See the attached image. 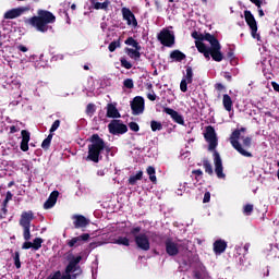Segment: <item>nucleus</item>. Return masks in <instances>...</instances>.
Segmentation results:
<instances>
[{
	"instance_id": "nucleus-17",
	"label": "nucleus",
	"mask_w": 279,
	"mask_h": 279,
	"mask_svg": "<svg viewBox=\"0 0 279 279\" xmlns=\"http://www.w3.org/2000/svg\"><path fill=\"white\" fill-rule=\"evenodd\" d=\"M163 112L166 114H169L171 117L172 121L174 123H178V125H184V117L180 114L178 111L169 108V107H163Z\"/></svg>"
},
{
	"instance_id": "nucleus-43",
	"label": "nucleus",
	"mask_w": 279,
	"mask_h": 279,
	"mask_svg": "<svg viewBox=\"0 0 279 279\" xmlns=\"http://www.w3.org/2000/svg\"><path fill=\"white\" fill-rule=\"evenodd\" d=\"M180 90L182 93H186V90H189V81H186L185 78H183L180 83Z\"/></svg>"
},
{
	"instance_id": "nucleus-44",
	"label": "nucleus",
	"mask_w": 279,
	"mask_h": 279,
	"mask_svg": "<svg viewBox=\"0 0 279 279\" xmlns=\"http://www.w3.org/2000/svg\"><path fill=\"white\" fill-rule=\"evenodd\" d=\"M124 88L132 89L134 88V81L132 78H126L123 81Z\"/></svg>"
},
{
	"instance_id": "nucleus-19",
	"label": "nucleus",
	"mask_w": 279,
	"mask_h": 279,
	"mask_svg": "<svg viewBox=\"0 0 279 279\" xmlns=\"http://www.w3.org/2000/svg\"><path fill=\"white\" fill-rule=\"evenodd\" d=\"M60 195V192L53 191L50 193L48 199L44 204L45 210H49L50 208H53L58 202V197Z\"/></svg>"
},
{
	"instance_id": "nucleus-11",
	"label": "nucleus",
	"mask_w": 279,
	"mask_h": 279,
	"mask_svg": "<svg viewBox=\"0 0 279 279\" xmlns=\"http://www.w3.org/2000/svg\"><path fill=\"white\" fill-rule=\"evenodd\" d=\"M131 110L134 117H138V114H143L145 112V98L143 96H136L131 101Z\"/></svg>"
},
{
	"instance_id": "nucleus-61",
	"label": "nucleus",
	"mask_w": 279,
	"mask_h": 279,
	"mask_svg": "<svg viewBox=\"0 0 279 279\" xmlns=\"http://www.w3.org/2000/svg\"><path fill=\"white\" fill-rule=\"evenodd\" d=\"M156 94H147V99H149V101H156Z\"/></svg>"
},
{
	"instance_id": "nucleus-24",
	"label": "nucleus",
	"mask_w": 279,
	"mask_h": 279,
	"mask_svg": "<svg viewBox=\"0 0 279 279\" xmlns=\"http://www.w3.org/2000/svg\"><path fill=\"white\" fill-rule=\"evenodd\" d=\"M124 51H125L126 56H129V58H131V60H135V62H137V60H141V49L125 48Z\"/></svg>"
},
{
	"instance_id": "nucleus-63",
	"label": "nucleus",
	"mask_w": 279,
	"mask_h": 279,
	"mask_svg": "<svg viewBox=\"0 0 279 279\" xmlns=\"http://www.w3.org/2000/svg\"><path fill=\"white\" fill-rule=\"evenodd\" d=\"M271 86L274 88V90H276V93H279V84L276 82H271Z\"/></svg>"
},
{
	"instance_id": "nucleus-45",
	"label": "nucleus",
	"mask_w": 279,
	"mask_h": 279,
	"mask_svg": "<svg viewBox=\"0 0 279 279\" xmlns=\"http://www.w3.org/2000/svg\"><path fill=\"white\" fill-rule=\"evenodd\" d=\"M60 123H61L60 120H56V121L52 123V125H51V128H50V130H49V133H50V134H53V132H56V131L58 130V128H60Z\"/></svg>"
},
{
	"instance_id": "nucleus-31",
	"label": "nucleus",
	"mask_w": 279,
	"mask_h": 279,
	"mask_svg": "<svg viewBox=\"0 0 279 279\" xmlns=\"http://www.w3.org/2000/svg\"><path fill=\"white\" fill-rule=\"evenodd\" d=\"M114 243L116 245H124L125 247H130V239H128V236H118Z\"/></svg>"
},
{
	"instance_id": "nucleus-5",
	"label": "nucleus",
	"mask_w": 279,
	"mask_h": 279,
	"mask_svg": "<svg viewBox=\"0 0 279 279\" xmlns=\"http://www.w3.org/2000/svg\"><path fill=\"white\" fill-rule=\"evenodd\" d=\"M141 227H133L130 231V234L134 236V242L138 250L143 252H149L151 250V244L149 243V238L145 233H141Z\"/></svg>"
},
{
	"instance_id": "nucleus-9",
	"label": "nucleus",
	"mask_w": 279,
	"mask_h": 279,
	"mask_svg": "<svg viewBox=\"0 0 279 279\" xmlns=\"http://www.w3.org/2000/svg\"><path fill=\"white\" fill-rule=\"evenodd\" d=\"M204 138L209 144L208 146L209 151H215L219 143L217 140V132H215V128L213 125H208L205 128Z\"/></svg>"
},
{
	"instance_id": "nucleus-58",
	"label": "nucleus",
	"mask_w": 279,
	"mask_h": 279,
	"mask_svg": "<svg viewBox=\"0 0 279 279\" xmlns=\"http://www.w3.org/2000/svg\"><path fill=\"white\" fill-rule=\"evenodd\" d=\"M58 60H64L63 54H56L52 57V62H58Z\"/></svg>"
},
{
	"instance_id": "nucleus-29",
	"label": "nucleus",
	"mask_w": 279,
	"mask_h": 279,
	"mask_svg": "<svg viewBox=\"0 0 279 279\" xmlns=\"http://www.w3.org/2000/svg\"><path fill=\"white\" fill-rule=\"evenodd\" d=\"M124 44L129 47H133L134 49H143V47H141V44H138V41L134 39V37H128Z\"/></svg>"
},
{
	"instance_id": "nucleus-4",
	"label": "nucleus",
	"mask_w": 279,
	"mask_h": 279,
	"mask_svg": "<svg viewBox=\"0 0 279 279\" xmlns=\"http://www.w3.org/2000/svg\"><path fill=\"white\" fill-rule=\"evenodd\" d=\"M215 46L213 43H209L210 47L206 46L204 41H195V47L199 53H203L206 60H210V58L215 62H221L223 60V52H221V44L219 39H215Z\"/></svg>"
},
{
	"instance_id": "nucleus-56",
	"label": "nucleus",
	"mask_w": 279,
	"mask_h": 279,
	"mask_svg": "<svg viewBox=\"0 0 279 279\" xmlns=\"http://www.w3.org/2000/svg\"><path fill=\"white\" fill-rule=\"evenodd\" d=\"M251 3H254V5H256L257 10H262V5H263V1L262 0H254L253 2Z\"/></svg>"
},
{
	"instance_id": "nucleus-20",
	"label": "nucleus",
	"mask_w": 279,
	"mask_h": 279,
	"mask_svg": "<svg viewBox=\"0 0 279 279\" xmlns=\"http://www.w3.org/2000/svg\"><path fill=\"white\" fill-rule=\"evenodd\" d=\"M26 8H16L11 9L4 13V19L12 20V19H19L24 12H26Z\"/></svg>"
},
{
	"instance_id": "nucleus-37",
	"label": "nucleus",
	"mask_w": 279,
	"mask_h": 279,
	"mask_svg": "<svg viewBox=\"0 0 279 279\" xmlns=\"http://www.w3.org/2000/svg\"><path fill=\"white\" fill-rule=\"evenodd\" d=\"M120 64L123 69H126V70H130L134 66L132 62L128 61L125 57L120 58Z\"/></svg>"
},
{
	"instance_id": "nucleus-59",
	"label": "nucleus",
	"mask_w": 279,
	"mask_h": 279,
	"mask_svg": "<svg viewBox=\"0 0 279 279\" xmlns=\"http://www.w3.org/2000/svg\"><path fill=\"white\" fill-rule=\"evenodd\" d=\"M215 88H216V90L221 92V90H225V89H226V86H223V84H221V83H217V84L215 85Z\"/></svg>"
},
{
	"instance_id": "nucleus-1",
	"label": "nucleus",
	"mask_w": 279,
	"mask_h": 279,
	"mask_svg": "<svg viewBox=\"0 0 279 279\" xmlns=\"http://www.w3.org/2000/svg\"><path fill=\"white\" fill-rule=\"evenodd\" d=\"M31 27H35L37 32L47 34L49 25L56 23V15L51 11L39 9L37 15L32 16L26 21Z\"/></svg>"
},
{
	"instance_id": "nucleus-38",
	"label": "nucleus",
	"mask_w": 279,
	"mask_h": 279,
	"mask_svg": "<svg viewBox=\"0 0 279 279\" xmlns=\"http://www.w3.org/2000/svg\"><path fill=\"white\" fill-rule=\"evenodd\" d=\"M44 240L41 238H35L33 240V250L38 251L43 247Z\"/></svg>"
},
{
	"instance_id": "nucleus-18",
	"label": "nucleus",
	"mask_w": 279,
	"mask_h": 279,
	"mask_svg": "<svg viewBox=\"0 0 279 279\" xmlns=\"http://www.w3.org/2000/svg\"><path fill=\"white\" fill-rule=\"evenodd\" d=\"M32 221H34V211H23L20 218V226L32 227Z\"/></svg>"
},
{
	"instance_id": "nucleus-16",
	"label": "nucleus",
	"mask_w": 279,
	"mask_h": 279,
	"mask_svg": "<svg viewBox=\"0 0 279 279\" xmlns=\"http://www.w3.org/2000/svg\"><path fill=\"white\" fill-rule=\"evenodd\" d=\"M90 239V234L88 233H83L78 236L72 238L71 240H69L66 242V245L69 247H80V245H82L83 243H86V241H88Z\"/></svg>"
},
{
	"instance_id": "nucleus-30",
	"label": "nucleus",
	"mask_w": 279,
	"mask_h": 279,
	"mask_svg": "<svg viewBox=\"0 0 279 279\" xmlns=\"http://www.w3.org/2000/svg\"><path fill=\"white\" fill-rule=\"evenodd\" d=\"M137 180H143V171L140 170L136 174L129 178V184L135 186Z\"/></svg>"
},
{
	"instance_id": "nucleus-12",
	"label": "nucleus",
	"mask_w": 279,
	"mask_h": 279,
	"mask_svg": "<svg viewBox=\"0 0 279 279\" xmlns=\"http://www.w3.org/2000/svg\"><path fill=\"white\" fill-rule=\"evenodd\" d=\"M122 19L126 21V25L130 27H138V21L136 20V15L130 10L128 7H123L121 9Z\"/></svg>"
},
{
	"instance_id": "nucleus-6",
	"label": "nucleus",
	"mask_w": 279,
	"mask_h": 279,
	"mask_svg": "<svg viewBox=\"0 0 279 279\" xmlns=\"http://www.w3.org/2000/svg\"><path fill=\"white\" fill-rule=\"evenodd\" d=\"M244 19L251 29L252 38L260 41V34H258V23H256V17H254V14H252V11L250 10L244 11Z\"/></svg>"
},
{
	"instance_id": "nucleus-51",
	"label": "nucleus",
	"mask_w": 279,
	"mask_h": 279,
	"mask_svg": "<svg viewBox=\"0 0 279 279\" xmlns=\"http://www.w3.org/2000/svg\"><path fill=\"white\" fill-rule=\"evenodd\" d=\"M244 147H252V137L247 136L243 138Z\"/></svg>"
},
{
	"instance_id": "nucleus-8",
	"label": "nucleus",
	"mask_w": 279,
	"mask_h": 279,
	"mask_svg": "<svg viewBox=\"0 0 279 279\" xmlns=\"http://www.w3.org/2000/svg\"><path fill=\"white\" fill-rule=\"evenodd\" d=\"M157 40H159L160 45L163 47L171 48L175 45V35L173 32L169 31V28H162L157 35Z\"/></svg>"
},
{
	"instance_id": "nucleus-46",
	"label": "nucleus",
	"mask_w": 279,
	"mask_h": 279,
	"mask_svg": "<svg viewBox=\"0 0 279 279\" xmlns=\"http://www.w3.org/2000/svg\"><path fill=\"white\" fill-rule=\"evenodd\" d=\"M64 275L60 270H57L53 275H50L47 279H63Z\"/></svg>"
},
{
	"instance_id": "nucleus-64",
	"label": "nucleus",
	"mask_w": 279,
	"mask_h": 279,
	"mask_svg": "<svg viewBox=\"0 0 279 279\" xmlns=\"http://www.w3.org/2000/svg\"><path fill=\"white\" fill-rule=\"evenodd\" d=\"M243 250H244V253H243L244 256H245V254H248V252H250V243H246V244L243 246Z\"/></svg>"
},
{
	"instance_id": "nucleus-49",
	"label": "nucleus",
	"mask_w": 279,
	"mask_h": 279,
	"mask_svg": "<svg viewBox=\"0 0 279 279\" xmlns=\"http://www.w3.org/2000/svg\"><path fill=\"white\" fill-rule=\"evenodd\" d=\"M20 148H21L23 151H29V142H24V141H22L21 144H20Z\"/></svg>"
},
{
	"instance_id": "nucleus-14",
	"label": "nucleus",
	"mask_w": 279,
	"mask_h": 279,
	"mask_svg": "<svg viewBox=\"0 0 279 279\" xmlns=\"http://www.w3.org/2000/svg\"><path fill=\"white\" fill-rule=\"evenodd\" d=\"M192 38H194V40H196V43H204V40H206L207 43H211L213 46L215 47V43H216L215 39L217 37L210 33H205V35H204L197 31H194L192 33Z\"/></svg>"
},
{
	"instance_id": "nucleus-55",
	"label": "nucleus",
	"mask_w": 279,
	"mask_h": 279,
	"mask_svg": "<svg viewBox=\"0 0 279 279\" xmlns=\"http://www.w3.org/2000/svg\"><path fill=\"white\" fill-rule=\"evenodd\" d=\"M153 241H162V235L157 233H151Z\"/></svg>"
},
{
	"instance_id": "nucleus-42",
	"label": "nucleus",
	"mask_w": 279,
	"mask_h": 279,
	"mask_svg": "<svg viewBox=\"0 0 279 279\" xmlns=\"http://www.w3.org/2000/svg\"><path fill=\"white\" fill-rule=\"evenodd\" d=\"M95 112H96L95 104H88L86 107V114H88V117H93Z\"/></svg>"
},
{
	"instance_id": "nucleus-35",
	"label": "nucleus",
	"mask_w": 279,
	"mask_h": 279,
	"mask_svg": "<svg viewBox=\"0 0 279 279\" xmlns=\"http://www.w3.org/2000/svg\"><path fill=\"white\" fill-rule=\"evenodd\" d=\"M119 47H121V40H113L109 44L108 49L111 53H114V51H117V49H119Z\"/></svg>"
},
{
	"instance_id": "nucleus-40",
	"label": "nucleus",
	"mask_w": 279,
	"mask_h": 279,
	"mask_svg": "<svg viewBox=\"0 0 279 279\" xmlns=\"http://www.w3.org/2000/svg\"><path fill=\"white\" fill-rule=\"evenodd\" d=\"M22 228H23L24 240L29 241V239H32V231H31L32 227H22Z\"/></svg>"
},
{
	"instance_id": "nucleus-53",
	"label": "nucleus",
	"mask_w": 279,
	"mask_h": 279,
	"mask_svg": "<svg viewBox=\"0 0 279 279\" xmlns=\"http://www.w3.org/2000/svg\"><path fill=\"white\" fill-rule=\"evenodd\" d=\"M210 202V192L204 194L203 204H208Z\"/></svg>"
},
{
	"instance_id": "nucleus-10",
	"label": "nucleus",
	"mask_w": 279,
	"mask_h": 279,
	"mask_svg": "<svg viewBox=\"0 0 279 279\" xmlns=\"http://www.w3.org/2000/svg\"><path fill=\"white\" fill-rule=\"evenodd\" d=\"M108 130L113 136L126 134L128 125H125L121 120L114 119L108 124Z\"/></svg>"
},
{
	"instance_id": "nucleus-36",
	"label": "nucleus",
	"mask_w": 279,
	"mask_h": 279,
	"mask_svg": "<svg viewBox=\"0 0 279 279\" xmlns=\"http://www.w3.org/2000/svg\"><path fill=\"white\" fill-rule=\"evenodd\" d=\"M186 74H185V81H187V84H193V68L186 66Z\"/></svg>"
},
{
	"instance_id": "nucleus-57",
	"label": "nucleus",
	"mask_w": 279,
	"mask_h": 279,
	"mask_svg": "<svg viewBox=\"0 0 279 279\" xmlns=\"http://www.w3.org/2000/svg\"><path fill=\"white\" fill-rule=\"evenodd\" d=\"M17 49H19V51H22L23 53H27V51H29V49L24 45L17 46Z\"/></svg>"
},
{
	"instance_id": "nucleus-23",
	"label": "nucleus",
	"mask_w": 279,
	"mask_h": 279,
	"mask_svg": "<svg viewBox=\"0 0 279 279\" xmlns=\"http://www.w3.org/2000/svg\"><path fill=\"white\" fill-rule=\"evenodd\" d=\"M227 248H228V242H226L225 240L220 239L214 242L215 254H223V252H226Z\"/></svg>"
},
{
	"instance_id": "nucleus-7",
	"label": "nucleus",
	"mask_w": 279,
	"mask_h": 279,
	"mask_svg": "<svg viewBox=\"0 0 279 279\" xmlns=\"http://www.w3.org/2000/svg\"><path fill=\"white\" fill-rule=\"evenodd\" d=\"M240 138H241V131L234 130L230 135V143L233 149H235V151L241 154V156H245V158H252L253 156L252 153L243 149V146H241V143H239Z\"/></svg>"
},
{
	"instance_id": "nucleus-52",
	"label": "nucleus",
	"mask_w": 279,
	"mask_h": 279,
	"mask_svg": "<svg viewBox=\"0 0 279 279\" xmlns=\"http://www.w3.org/2000/svg\"><path fill=\"white\" fill-rule=\"evenodd\" d=\"M31 247H34V246H33V243L29 242V240L24 242L23 245H22V250H31Z\"/></svg>"
},
{
	"instance_id": "nucleus-25",
	"label": "nucleus",
	"mask_w": 279,
	"mask_h": 279,
	"mask_svg": "<svg viewBox=\"0 0 279 279\" xmlns=\"http://www.w3.org/2000/svg\"><path fill=\"white\" fill-rule=\"evenodd\" d=\"M170 58L174 62H182L183 60H186V54L180 50H172L170 52Z\"/></svg>"
},
{
	"instance_id": "nucleus-39",
	"label": "nucleus",
	"mask_w": 279,
	"mask_h": 279,
	"mask_svg": "<svg viewBox=\"0 0 279 279\" xmlns=\"http://www.w3.org/2000/svg\"><path fill=\"white\" fill-rule=\"evenodd\" d=\"M252 213H254V205L252 204H246L244 205L243 207V214L246 216V217H250L252 215Z\"/></svg>"
},
{
	"instance_id": "nucleus-26",
	"label": "nucleus",
	"mask_w": 279,
	"mask_h": 279,
	"mask_svg": "<svg viewBox=\"0 0 279 279\" xmlns=\"http://www.w3.org/2000/svg\"><path fill=\"white\" fill-rule=\"evenodd\" d=\"M222 106H223L225 110H227V112H232L233 102H232V98L230 97V95L225 94L222 96Z\"/></svg>"
},
{
	"instance_id": "nucleus-60",
	"label": "nucleus",
	"mask_w": 279,
	"mask_h": 279,
	"mask_svg": "<svg viewBox=\"0 0 279 279\" xmlns=\"http://www.w3.org/2000/svg\"><path fill=\"white\" fill-rule=\"evenodd\" d=\"M223 77L227 82H232V74H230V72H226Z\"/></svg>"
},
{
	"instance_id": "nucleus-15",
	"label": "nucleus",
	"mask_w": 279,
	"mask_h": 279,
	"mask_svg": "<svg viewBox=\"0 0 279 279\" xmlns=\"http://www.w3.org/2000/svg\"><path fill=\"white\" fill-rule=\"evenodd\" d=\"M165 245H166V254H168V256H178L180 254V245L173 242V240L171 239L166 240Z\"/></svg>"
},
{
	"instance_id": "nucleus-62",
	"label": "nucleus",
	"mask_w": 279,
	"mask_h": 279,
	"mask_svg": "<svg viewBox=\"0 0 279 279\" xmlns=\"http://www.w3.org/2000/svg\"><path fill=\"white\" fill-rule=\"evenodd\" d=\"M12 197H13L12 192L8 191L4 199H5L7 202H10V201L12 199Z\"/></svg>"
},
{
	"instance_id": "nucleus-27",
	"label": "nucleus",
	"mask_w": 279,
	"mask_h": 279,
	"mask_svg": "<svg viewBox=\"0 0 279 279\" xmlns=\"http://www.w3.org/2000/svg\"><path fill=\"white\" fill-rule=\"evenodd\" d=\"M92 5H93L94 10L108 11V8L110 5V0H105L104 2H96L95 0H92Z\"/></svg>"
},
{
	"instance_id": "nucleus-13",
	"label": "nucleus",
	"mask_w": 279,
	"mask_h": 279,
	"mask_svg": "<svg viewBox=\"0 0 279 279\" xmlns=\"http://www.w3.org/2000/svg\"><path fill=\"white\" fill-rule=\"evenodd\" d=\"M214 165L215 173L219 180H226V173H223V162L221 161V155L217 150L214 151Z\"/></svg>"
},
{
	"instance_id": "nucleus-2",
	"label": "nucleus",
	"mask_w": 279,
	"mask_h": 279,
	"mask_svg": "<svg viewBox=\"0 0 279 279\" xmlns=\"http://www.w3.org/2000/svg\"><path fill=\"white\" fill-rule=\"evenodd\" d=\"M88 141L89 143H92L87 146V160H90V162H99L101 160V153L104 151V149L106 154H110V146H106V142L99 136V134H93L88 138Z\"/></svg>"
},
{
	"instance_id": "nucleus-22",
	"label": "nucleus",
	"mask_w": 279,
	"mask_h": 279,
	"mask_svg": "<svg viewBox=\"0 0 279 279\" xmlns=\"http://www.w3.org/2000/svg\"><path fill=\"white\" fill-rule=\"evenodd\" d=\"M107 118L121 119V113L119 112V109H117V106H114L113 104L107 105Z\"/></svg>"
},
{
	"instance_id": "nucleus-41",
	"label": "nucleus",
	"mask_w": 279,
	"mask_h": 279,
	"mask_svg": "<svg viewBox=\"0 0 279 279\" xmlns=\"http://www.w3.org/2000/svg\"><path fill=\"white\" fill-rule=\"evenodd\" d=\"M14 265L16 267V269H21V253H19L17 251L14 253Z\"/></svg>"
},
{
	"instance_id": "nucleus-28",
	"label": "nucleus",
	"mask_w": 279,
	"mask_h": 279,
	"mask_svg": "<svg viewBox=\"0 0 279 279\" xmlns=\"http://www.w3.org/2000/svg\"><path fill=\"white\" fill-rule=\"evenodd\" d=\"M146 172L149 175L150 182H153V184H156L158 182V179L156 178V168H154V166H148Z\"/></svg>"
},
{
	"instance_id": "nucleus-3",
	"label": "nucleus",
	"mask_w": 279,
	"mask_h": 279,
	"mask_svg": "<svg viewBox=\"0 0 279 279\" xmlns=\"http://www.w3.org/2000/svg\"><path fill=\"white\" fill-rule=\"evenodd\" d=\"M64 258L68 262V265L65 266V269H64L63 279L80 278V276L84 274L82 266H80V263H82V255L75 256L73 252H68Z\"/></svg>"
},
{
	"instance_id": "nucleus-54",
	"label": "nucleus",
	"mask_w": 279,
	"mask_h": 279,
	"mask_svg": "<svg viewBox=\"0 0 279 279\" xmlns=\"http://www.w3.org/2000/svg\"><path fill=\"white\" fill-rule=\"evenodd\" d=\"M227 58L228 60H234V50H232V48L227 52Z\"/></svg>"
},
{
	"instance_id": "nucleus-34",
	"label": "nucleus",
	"mask_w": 279,
	"mask_h": 279,
	"mask_svg": "<svg viewBox=\"0 0 279 279\" xmlns=\"http://www.w3.org/2000/svg\"><path fill=\"white\" fill-rule=\"evenodd\" d=\"M150 129L153 132H160V130H162V123L156 120H151Z\"/></svg>"
},
{
	"instance_id": "nucleus-48",
	"label": "nucleus",
	"mask_w": 279,
	"mask_h": 279,
	"mask_svg": "<svg viewBox=\"0 0 279 279\" xmlns=\"http://www.w3.org/2000/svg\"><path fill=\"white\" fill-rule=\"evenodd\" d=\"M21 134H22V141L29 143V131L22 130Z\"/></svg>"
},
{
	"instance_id": "nucleus-33",
	"label": "nucleus",
	"mask_w": 279,
	"mask_h": 279,
	"mask_svg": "<svg viewBox=\"0 0 279 279\" xmlns=\"http://www.w3.org/2000/svg\"><path fill=\"white\" fill-rule=\"evenodd\" d=\"M203 167L205 169V173H208V175H213V165L207 159L203 160Z\"/></svg>"
},
{
	"instance_id": "nucleus-50",
	"label": "nucleus",
	"mask_w": 279,
	"mask_h": 279,
	"mask_svg": "<svg viewBox=\"0 0 279 279\" xmlns=\"http://www.w3.org/2000/svg\"><path fill=\"white\" fill-rule=\"evenodd\" d=\"M193 175H196L195 177V180H199L198 178H202V175H204V172L202 171V169H197V170H193L192 171Z\"/></svg>"
},
{
	"instance_id": "nucleus-32",
	"label": "nucleus",
	"mask_w": 279,
	"mask_h": 279,
	"mask_svg": "<svg viewBox=\"0 0 279 279\" xmlns=\"http://www.w3.org/2000/svg\"><path fill=\"white\" fill-rule=\"evenodd\" d=\"M51 141H53V134L49 133L47 138H45L41 143V147L47 150L49 147H51Z\"/></svg>"
},
{
	"instance_id": "nucleus-21",
	"label": "nucleus",
	"mask_w": 279,
	"mask_h": 279,
	"mask_svg": "<svg viewBox=\"0 0 279 279\" xmlns=\"http://www.w3.org/2000/svg\"><path fill=\"white\" fill-rule=\"evenodd\" d=\"M73 219H74V222H73L74 228L76 230H80V228H86V226H88L89 223V220L82 215H75L73 216Z\"/></svg>"
},
{
	"instance_id": "nucleus-47",
	"label": "nucleus",
	"mask_w": 279,
	"mask_h": 279,
	"mask_svg": "<svg viewBox=\"0 0 279 279\" xmlns=\"http://www.w3.org/2000/svg\"><path fill=\"white\" fill-rule=\"evenodd\" d=\"M129 128L132 132H138L141 130V126L136 122H130Z\"/></svg>"
}]
</instances>
